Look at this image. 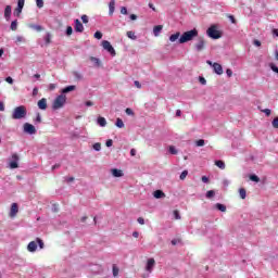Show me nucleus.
Listing matches in <instances>:
<instances>
[{
  "instance_id": "40",
  "label": "nucleus",
  "mask_w": 278,
  "mask_h": 278,
  "mask_svg": "<svg viewBox=\"0 0 278 278\" xmlns=\"http://www.w3.org/2000/svg\"><path fill=\"white\" fill-rule=\"evenodd\" d=\"M251 181H255L256 184L260 181V177L257 175L250 176Z\"/></svg>"
},
{
  "instance_id": "55",
  "label": "nucleus",
  "mask_w": 278,
  "mask_h": 278,
  "mask_svg": "<svg viewBox=\"0 0 278 278\" xmlns=\"http://www.w3.org/2000/svg\"><path fill=\"white\" fill-rule=\"evenodd\" d=\"M81 21H83V23H88V15H83L81 16Z\"/></svg>"
},
{
  "instance_id": "20",
  "label": "nucleus",
  "mask_w": 278,
  "mask_h": 278,
  "mask_svg": "<svg viewBox=\"0 0 278 278\" xmlns=\"http://www.w3.org/2000/svg\"><path fill=\"white\" fill-rule=\"evenodd\" d=\"M153 197L154 199H163V197H166V194L162 190H156L153 192Z\"/></svg>"
},
{
  "instance_id": "4",
  "label": "nucleus",
  "mask_w": 278,
  "mask_h": 278,
  "mask_svg": "<svg viewBox=\"0 0 278 278\" xmlns=\"http://www.w3.org/2000/svg\"><path fill=\"white\" fill-rule=\"evenodd\" d=\"M20 161H21V157L16 153H13L11 155V157H9V160H8L9 167L12 170H14V168H18V162Z\"/></svg>"
},
{
  "instance_id": "45",
  "label": "nucleus",
  "mask_w": 278,
  "mask_h": 278,
  "mask_svg": "<svg viewBox=\"0 0 278 278\" xmlns=\"http://www.w3.org/2000/svg\"><path fill=\"white\" fill-rule=\"evenodd\" d=\"M269 66H270L271 71H273L274 73H277V75H278V67H277V65L270 63Z\"/></svg>"
},
{
  "instance_id": "34",
  "label": "nucleus",
  "mask_w": 278,
  "mask_h": 278,
  "mask_svg": "<svg viewBox=\"0 0 278 278\" xmlns=\"http://www.w3.org/2000/svg\"><path fill=\"white\" fill-rule=\"evenodd\" d=\"M93 37L97 39V40H101V38H103V34L101 31H96Z\"/></svg>"
},
{
  "instance_id": "52",
  "label": "nucleus",
  "mask_w": 278,
  "mask_h": 278,
  "mask_svg": "<svg viewBox=\"0 0 278 278\" xmlns=\"http://www.w3.org/2000/svg\"><path fill=\"white\" fill-rule=\"evenodd\" d=\"M199 80H200V84H202V86H205V84H207V80H205L204 77H200Z\"/></svg>"
},
{
  "instance_id": "23",
  "label": "nucleus",
  "mask_w": 278,
  "mask_h": 278,
  "mask_svg": "<svg viewBox=\"0 0 278 278\" xmlns=\"http://www.w3.org/2000/svg\"><path fill=\"white\" fill-rule=\"evenodd\" d=\"M179 36H181V33L177 31L174 35L169 36V41L170 42H176V40H179Z\"/></svg>"
},
{
  "instance_id": "46",
  "label": "nucleus",
  "mask_w": 278,
  "mask_h": 278,
  "mask_svg": "<svg viewBox=\"0 0 278 278\" xmlns=\"http://www.w3.org/2000/svg\"><path fill=\"white\" fill-rule=\"evenodd\" d=\"M15 42H16V43H18V42H25V37H23V36H17Z\"/></svg>"
},
{
  "instance_id": "32",
  "label": "nucleus",
  "mask_w": 278,
  "mask_h": 278,
  "mask_svg": "<svg viewBox=\"0 0 278 278\" xmlns=\"http://www.w3.org/2000/svg\"><path fill=\"white\" fill-rule=\"evenodd\" d=\"M216 192L214 190H208L206 192V199H213L215 197Z\"/></svg>"
},
{
  "instance_id": "31",
  "label": "nucleus",
  "mask_w": 278,
  "mask_h": 278,
  "mask_svg": "<svg viewBox=\"0 0 278 278\" xmlns=\"http://www.w3.org/2000/svg\"><path fill=\"white\" fill-rule=\"evenodd\" d=\"M127 37L130 38V40H136V38H138L136 36V33H134L131 30L127 31Z\"/></svg>"
},
{
  "instance_id": "53",
  "label": "nucleus",
  "mask_w": 278,
  "mask_h": 278,
  "mask_svg": "<svg viewBox=\"0 0 278 278\" xmlns=\"http://www.w3.org/2000/svg\"><path fill=\"white\" fill-rule=\"evenodd\" d=\"M85 105H86L87 108H92V105H94V102H92V101H87V102H85Z\"/></svg>"
},
{
  "instance_id": "12",
  "label": "nucleus",
  "mask_w": 278,
  "mask_h": 278,
  "mask_svg": "<svg viewBox=\"0 0 278 278\" xmlns=\"http://www.w3.org/2000/svg\"><path fill=\"white\" fill-rule=\"evenodd\" d=\"M37 249H38L37 241H30L27 245V251H29V253H36Z\"/></svg>"
},
{
  "instance_id": "41",
  "label": "nucleus",
  "mask_w": 278,
  "mask_h": 278,
  "mask_svg": "<svg viewBox=\"0 0 278 278\" xmlns=\"http://www.w3.org/2000/svg\"><path fill=\"white\" fill-rule=\"evenodd\" d=\"M188 177V170H184L181 174H180V179L181 181H184V179H186Z\"/></svg>"
},
{
  "instance_id": "17",
  "label": "nucleus",
  "mask_w": 278,
  "mask_h": 278,
  "mask_svg": "<svg viewBox=\"0 0 278 278\" xmlns=\"http://www.w3.org/2000/svg\"><path fill=\"white\" fill-rule=\"evenodd\" d=\"M97 124L100 126V127H105L108 125V119H105V117H101L99 116L97 118Z\"/></svg>"
},
{
  "instance_id": "27",
  "label": "nucleus",
  "mask_w": 278,
  "mask_h": 278,
  "mask_svg": "<svg viewBox=\"0 0 278 278\" xmlns=\"http://www.w3.org/2000/svg\"><path fill=\"white\" fill-rule=\"evenodd\" d=\"M112 270H113V277H118V273H121V269L118 268V266H116V264L112 266Z\"/></svg>"
},
{
  "instance_id": "26",
  "label": "nucleus",
  "mask_w": 278,
  "mask_h": 278,
  "mask_svg": "<svg viewBox=\"0 0 278 278\" xmlns=\"http://www.w3.org/2000/svg\"><path fill=\"white\" fill-rule=\"evenodd\" d=\"M10 29L12 31H16V29H18V21L15 20V21L11 22Z\"/></svg>"
},
{
  "instance_id": "47",
  "label": "nucleus",
  "mask_w": 278,
  "mask_h": 278,
  "mask_svg": "<svg viewBox=\"0 0 278 278\" xmlns=\"http://www.w3.org/2000/svg\"><path fill=\"white\" fill-rule=\"evenodd\" d=\"M94 151H101V143L97 142L93 144Z\"/></svg>"
},
{
  "instance_id": "28",
  "label": "nucleus",
  "mask_w": 278,
  "mask_h": 278,
  "mask_svg": "<svg viewBox=\"0 0 278 278\" xmlns=\"http://www.w3.org/2000/svg\"><path fill=\"white\" fill-rule=\"evenodd\" d=\"M239 197H240V199H247V189L240 188L239 189Z\"/></svg>"
},
{
  "instance_id": "44",
  "label": "nucleus",
  "mask_w": 278,
  "mask_h": 278,
  "mask_svg": "<svg viewBox=\"0 0 278 278\" xmlns=\"http://www.w3.org/2000/svg\"><path fill=\"white\" fill-rule=\"evenodd\" d=\"M174 217L176 220H181V215H179V211H174Z\"/></svg>"
},
{
  "instance_id": "36",
  "label": "nucleus",
  "mask_w": 278,
  "mask_h": 278,
  "mask_svg": "<svg viewBox=\"0 0 278 278\" xmlns=\"http://www.w3.org/2000/svg\"><path fill=\"white\" fill-rule=\"evenodd\" d=\"M45 42L46 45H49L51 42V34L47 33V35L45 36Z\"/></svg>"
},
{
  "instance_id": "30",
  "label": "nucleus",
  "mask_w": 278,
  "mask_h": 278,
  "mask_svg": "<svg viewBox=\"0 0 278 278\" xmlns=\"http://www.w3.org/2000/svg\"><path fill=\"white\" fill-rule=\"evenodd\" d=\"M215 165L220 168V170H225V163L219 160V161H215Z\"/></svg>"
},
{
  "instance_id": "57",
  "label": "nucleus",
  "mask_w": 278,
  "mask_h": 278,
  "mask_svg": "<svg viewBox=\"0 0 278 278\" xmlns=\"http://www.w3.org/2000/svg\"><path fill=\"white\" fill-rule=\"evenodd\" d=\"M226 74L228 77H231V75H233V72L230 68H228L226 70Z\"/></svg>"
},
{
  "instance_id": "56",
  "label": "nucleus",
  "mask_w": 278,
  "mask_h": 278,
  "mask_svg": "<svg viewBox=\"0 0 278 278\" xmlns=\"http://www.w3.org/2000/svg\"><path fill=\"white\" fill-rule=\"evenodd\" d=\"M121 14L127 15V9L125 7H122Z\"/></svg>"
},
{
  "instance_id": "13",
  "label": "nucleus",
  "mask_w": 278,
  "mask_h": 278,
  "mask_svg": "<svg viewBox=\"0 0 278 278\" xmlns=\"http://www.w3.org/2000/svg\"><path fill=\"white\" fill-rule=\"evenodd\" d=\"M74 24H75L74 26L75 31L81 34L84 31V24H81L79 20H75Z\"/></svg>"
},
{
  "instance_id": "3",
  "label": "nucleus",
  "mask_w": 278,
  "mask_h": 278,
  "mask_svg": "<svg viewBox=\"0 0 278 278\" xmlns=\"http://www.w3.org/2000/svg\"><path fill=\"white\" fill-rule=\"evenodd\" d=\"M27 116V109L25 106H16L12 113L13 121H21V118H25Z\"/></svg>"
},
{
  "instance_id": "51",
  "label": "nucleus",
  "mask_w": 278,
  "mask_h": 278,
  "mask_svg": "<svg viewBox=\"0 0 278 278\" xmlns=\"http://www.w3.org/2000/svg\"><path fill=\"white\" fill-rule=\"evenodd\" d=\"M112 144H114V141L112 139L106 140L105 142L106 147H112Z\"/></svg>"
},
{
  "instance_id": "19",
  "label": "nucleus",
  "mask_w": 278,
  "mask_h": 278,
  "mask_svg": "<svg viewBox=\"0 0 278 278\" xmlns=\"http://www.w3.org/2000/svg\"><path fill=\"white\" fill-rule=\"evenodd\" d=\"M75 88H76L75 85H70L62 89L61 94H68V92H73V90H75Z\"/></svg>"
},
{
  "instance_id": "16",
  "label": "nucleus",
  "mask_w": 278,
  "mask_h": 278,
  "mask_svg": "<svg viewBox=\"0 0 278 278\" xmlns=\"http://www.w3.org/2000/svg\"><path fill=\"white\" fill-rule=\"evenodd\" d=\"M39 110H47V98H42L37 103Z\"/></svg>"
},
{
  "instance_id": "63",
  "label": "nucleus",
  "mask_w": 278,
  "mask_h": 278,
  "mask_svg": "<svg viewBox=\"0 0 278 278\" xmlns=\"http://www.w3.org/2000/svg\"><path fill=\"white\" fill-rule=\"evenodd\" d=\"M275 60L278 61V49L277 48L275 49Z\"/></svg>"
},
{
  "instance_id": "48",
  "label": "nucleus",
  "mask_w": 278,
  "mask_h": 278,
  "mask_svg": "<svg viewBox=\"0 0 278 278\" xmlns=\"http://www.w3.org/2000/svg\"><path fill=\"white\" fill-rule=\"evenodd\" d=\"M228 18H229V21H230L233 25H236L237 21H236V17H235L233 15H228Z\"/></svg>"
},
{
  "instance_id": "9",
  "label": "nucleus",
  "mask_w": 278,
  "mask_h": 278,
  "mask_svg": "<svg viewBox=\"0 0 278 278\" xmlns=\"http://www.w3.org/2000/svg\"><path fill=\"white\" fill-rule=\"evenodd\" d=\"M194 49L198 52H201L203 49H205V39L203 37L198 39L197 43L194 45Z\"/></svg>"
},
{
  "instance_id": "10",
  "label": "nucleus",
  "mask_w": 278,
  "mask_h": 278,
  "mask_svg": "<svg viewBox=\"0 0 278 278\" xmlns=\"http://www.w3.org/2000/svg\"><path fill=\"white\" fill-rule=\"evenodd\" d=\"M24 132L34 136L36 134V127L29 123L24 124Z\"/></svg>"
},
{
  "instance_id": "37",
  "label": "nucleus",
  "mask_w": 278,
  "mask_h": 278,
  "mask_svg": "<svg viewBox=\"0 0 278 278\" xmlns=\"http://www.w3.org/2000/svg\"><path fill=\"white\" fill-rule=\"evenodd\" d=\"M274 129H278V117H275L271 122Z\"/></svg>"
},
{
  "instance_id": "6",
  "label": "nucleus",
  "mask_w": 278,
  "mask_h": 278,
  "mask_svg": "<svg viewBox=\"0 0 278 278\" xmlns=\"http://www.w3.org/2000/svg\"><path fill=\"white\" fill-rule=\"evenodd\" d=\"M102 47L108 53H110L112 56L116 55V50H114V47H112V43L108 40L102 41Z\"/></svg>"
},
{
  "instance_id": "43",
  "label": "nucleus",
  "mask_w": 278,
  "mask_h": 278,
  "mask_svg": "<svg viewBox=\"0 0 278 278\" xmlns=\"http://www.w3.org/2000/svg\"><path fill=\"white\" fill-rule=\"evenodd\" d=\"M125 113L127 114V116H134V110H131L130 108H127L125 110Z\"/></svg>"
},
{
  "instance_id": "39",
  "label": "nucleus",
  "mask_w": 278,
  "mask_h": 278,
  "mask_svg": "<svg viewBox=\"0 0 278 278\" xmlns=\"http://www.w3.org/2000/svg\"><path fill=\"white\" fill-rule=\"evenodd\" d=\"M197 147H204L205 146V140L203 139H199L198 141H195Z\"/></svg>"
},
{
  "instance_id": "14",
  "label": "nucleus",
  "mask_w": 278,
  "mask_h": 278,
  "mask_svg": "<svg viewBox=\"0 0 278 278\" xmlns=\"http://www.w3.org/2000/svg\"><path fill=\"white\" fill-rule=\"evenodd\" d=\"M16 214H18V204L13 203L11 205V211H10L11 218H14V216H16Z\"/></svg>"
},
{
  "instance_id": "49",
  "label": "nucleus",
  "mask_w": 278,
  "mask_h": 278,
  "mask_svg": "<svg viewBox=\"0 0 278 278\" xmlns=\"http://www.w3.org/2000/svg\"><path fill=\"white\" fill-rule=\"evenodd\" d=\"M5 81L7 84H11V85L14 84V79L10 76L5 78Z\"/></svg>"
},
{
  "instance_id": "42",
  "label": "nucleus",
  "mask_w": 278,
  "mask_h": 278,
  "mask_svg": "<svg viewBox=\"0 0 278 278\" xmlns=\"http://www.w3.org/2000/svg\"><path fill=\"white\" fill-rule=\"evenodd\" d=\"M37 8H45V1L43 0H36Z\"/></svg>"
},
{
  "instance_id": "61",
  "label": "nucleus",
  "mask_w": 278,
  "mask_h": 278,
  "mask_svg": "<svg viewBox=\"0 0 278 278\" xmlns=\"http://www.w3.org/2000/svg\"><path fill=\"white\" fill-rule=\"evenodd\" d=\"M138 20V15L136 14H130V21H137Z\"/></svg>"
},
{
  "instance_id": "18",
  "label": "nucleus",
  "mask_w": 278,
  "mask_h": 278,
  "mask_svg": "<svg viewBox=\"0 0 278 278\" xmlns=\"http://www.w3.org/2000/svg\"><path fill=\"white\" fill-rule=\"evenodd\" d=\"M162 29H164V26H162V25H156V26H154V28H153V35H154L155 37L160 36V34H162Z\"/></svg>"
},
{
  "instance_id": "5",
  "label": "nucleus",
  "mask_w": 278,
  "mask_h": 278,
  "mask_svg": "<svg viewBox=\"0 0 278 278\" xmlns=\"http://www.w3.org/2000/svg\"><path fill=\"white\" fill-rule=\"evenodd\" d=\"M206 34L208 36V38H212L213 40H218V38H220V31L218 29H216V26H211L210 28H207Z\"/></svg>"
},
{
  "instance_id": "25",
  "label": "nucleus",
  "mask_w": 278,
  "mask_h": 278,
  "mask_svg": "<svg viewBox=\"0 0 278 278\" xmlns=\"http://www.w3.org/2000/svg\"><path fill=\"white\" fill-rule=\"evenodd\" d=\"M114 5H115L114 0H111L110 3H109V14H110V16H112V14H114Z\"/></svg>"
},
{
  "instance_id": "33",
  "label": "nucleus",
  "mask_w": 278,
  "mask_h": 278,
  "mask_svg": "<svg viewBox=\"0 0 278 278\" xmlns=\"http://www.w3.org/2000/svg\"><path fill=\"white\" fill-rule=\"evenodd\" d=\"M36 242L39 245V249H45V242L42 241V239L37 238Z\"/></svg>"
},
{
  "instance_id": "1",
  "label": "nucleus",
  "mask_w": 278,
  "mask_h": 278,
  "mask_svg": "<svg viewBox=\"0 0 278 278\" xmlns=\"http://www.w3.org/2000/svg\"><path fill=\"white\" fill-rule=\"evenodd\" d=\"M197 36H199V30H197V28H193L191 30L185 31L178 39V42L179 45H186V42H190L191 40H194Z\"/></svg>"
},
{
  "instance_id": "62",
  "label": "nucleus",
  "mask_w": 278,
  "mask_h": 278,
  "mask_svg": "<svg viewBox=\"0 0 278 278\" xmlns=\"http://www.w3.org/2000/svg\"><path fill=\"white\" fill-rule=\"evenodd\" d=\"M54 88H56L55 84H50L49 85V90H53Z\"/></svg>"
},
{
  "instance_id": "15",
  "label": "nucleus",
  "mask_w": 278,
  "mask_h": 278,
  "mask_svg": "<svg viewBox=\"0 0 278 278\" xmlns=\"http://www.w3.org/2000/svg\"><path fill=\"white\" fill-rule=\"evenodd\" d=\"M153 266H155V260L149 258L146 266V269L148 270V273H151V270H153Z\"/></svg>"
},
{
  "instance_id": "58",
  "label": "nucleus",
  "mask_w": 278,
  "mask_h": 278,
  "mask_svg": "<svg viewBox=\"0 0 278 278\" xmlns=\"http://www.w3.org/2000/svg\"><path fill=\"white\" fill-rule=\"evenodd\" d=\"M137 223H139V225H144V218L139 217V218L137 219Z\"/></svg>"
},
{
  "instance_id": "24",
  "label": "nucleus",
  "mask_w": 278,
  "mask_h": 278,
  "mask_svg": "<svg viewBox=\"0 0 278 278\" xmlns=\"http://www.w3.org/2000/svg\"><path fill=\"white\" fill-rule=\"evenodd\" d=\"M115 127H118V129H123V127H125V123L123 122V119L121 117L116 118Z\"/></svg>"
},
{
  "instance_id": "22",
  "label": "nucleus",
  "mask_w": 278,
  "mask_h": 278,
  "mask_svg": "<svg viewBox=\"0 0 278 278\" xmlns=\"http://www.w3.org/2000/svg\"><path fill=\"white\" fill-rule=\"evenodd\" d=\"M111 173H112L113 177H123V170H121V169L113 168V169H111Z\"/></svg>"
},
{
  "instance_id": "8",
  "label": "nucleus",
  "mask_w": 278,
  "mask_h": 278,
  "mask_svg": "<svg viewBox=\"0 0 278 278\" xmlns=\"http://www.w3.org/2000/svg\"><path fill=\"white\" fill-rule=\"evenodd\" d=\"M23 8H25V0H18L17 8L13 12L14 16H21V14L23 13Z\"/></svg>"
},
{
  "instance_id": "35",
  "label": "nucleus",
  "mask_w": 278,
  "mask_h": 278,
  "mask_svg": "<svg viewBox=\"0 0 278 278\" xmlns=\"http://www.w3.org/2000/svg\"><path fill=\"white\" fill-rule=\"evenodd\" d=\"M169 153H170L172 155H177V148H175V146H170V147H169Z\"/></svg>"
},
{
  "instance_id": "64",
  "label": "nucleus",
  "mask_w": 278,
  "mask_h": 278,
  "mask_svg": "<svg viewBox=\"0 0 278 278\" xmlns=\"http://www.w3.org/2000/svg\"><path fill=\"white\" fill-rule=\"evenodd\" d=\"M273 35L278 37V29L277 28L273 29Z\"/></svg>"
},
{
  "instance_id": "21",
  "label": "nucleus",
  "mask_w": 278,
  "mask_h": 278,
  "mask_svg": "<svg viewBox=\"0 0 278 278\" xmlns=\"http://www.w3.org/2000/svg\"><path fill=\"white\" fill-rule=\"evenodd\" d=\"M214 208L218 210L219 212H227V206L225 204L216 203Z\"/></svg>"
},
{
  "instance_id": "54",
  "label": "nucleus",
  "mask_w": 278,
  "mask_h": 278,
  "mask_svg": "<svg viewBox=\"0 0 278 278\" xmlns=\"http://www.w3.org/2000/svg\"><path fill=\"white\" fill-rule=\"evenodd\" d=\"M38 96V87H35L33 89V97H37Z\"/></svg>"
},
{
  "instance_id": "2",
  "label": "nucleus",
  "mask_w": 278,
  "mask_h": 278,
  "mask_svg": "<svg viewBox=\"0 0 278 278\" xmlns=\"http://www.w3.org/2000/svg\"><path fill=\"white\" fill-rule=\"evenodd\" d=\"M64 105H66V94L61 93L54 99L52 110H62Z\"/></svg>"
},
{
  "instance_id": "38",
  "label": "nucleus",
  "mask_w": 278,
  "mask_h": 278,
  "mask_svg": "<svg viewBox=\"0 0 278 278\" xmlns=\"http://www.w3.org/2000/svg\"><path fill=\"white\" fill-rule=\"evenodd\" d=\"M65 34H66V36H73V27L67 26Z\"/></svg>"
},
{
  "instance_id": "7",
  "label": "nucleus",
  "mask_w": 278,
  "mask_h": 278,
  "mask_svg": "<svg viewBox=\"0 0 278 278\" xmlns=\"http://www.w3.org/2000/svg\"><path fill=\"white\" fill-rule=\"evenodd\" d=\"M206 64H208V66H212L216 75H223V65H220L219 63H212V61H206Z\"/></svg>"
},
{
  "instance_id": "11",
  "label": "nucleus",
  "mask_w": 278,
  "mask_h": 278,
  "mask_svg": "<svg viewBox=\"0 0 278 278\" xmlns=\"http://www.w3.org/2000/svg\"><path fill=\"white\" fill-rule=\"evenodd\" d=\"M4 18L7 22H10V20L12 18V5H7L4 8Z\"/></svg>"
},
{
  "instance_id": "50",
  "label": "nucleus",
  "mask_w": 278,
  "mask_h": 278,
  "mask_svg": "<svg viewBox=\"0 0 278 278\" xmlns=\"http://www.w3.org/2000/svg\"><path fill=\"white\" fill-rule=\"evenodd\" d=\"M253 45H254L255 47H262V41L255 39V40L253 41Z\"/></svg>"
},
{
  "instance_id": "29",
  "label": "nucleus",
  "mask_w": 278,
  "mask_h": 278,
  "mask_svg": "<svg viewBox=\"0 0 278 278\" xmlns=\"http://www.w3.org/2000/svg\"><path fill=\"white\" fill-rule=\"evenodd\" d=\"M90 62H93V64L98 67L101 66V60H99V58L91 56Z\"/></svg>"
},
{
  "instance_id": "59",
  "label": "nucleus",
  "mask_w": 278,
  "mask_h": 278,
  "mask_svg": "<svg viewBox=\"0 0 278 278\" xmlns=\"http://www.w3.org/2000/svg\"><path fill=\"white\" fill-rule=\"evenodd\" d=\"M263 113L266 114V116H269L270 115V109L263 110Z\"/></svg>"
},
{
  "instance_id": "60",
  "label": "nucleus",
  "mask_w": 278,
  "mask_h": 278,
  "mask_svg": "<svg viewBox=\"0 0 278 278\" xmlns=\"http://www.w3.org/2000/svg\"><path fill=\"white\" fill-rule=\"evenodd\" d=\"M135 86L136 88H139V89L142 88V85L138 80H135Z\"/></svg>"
}]
</instances>
